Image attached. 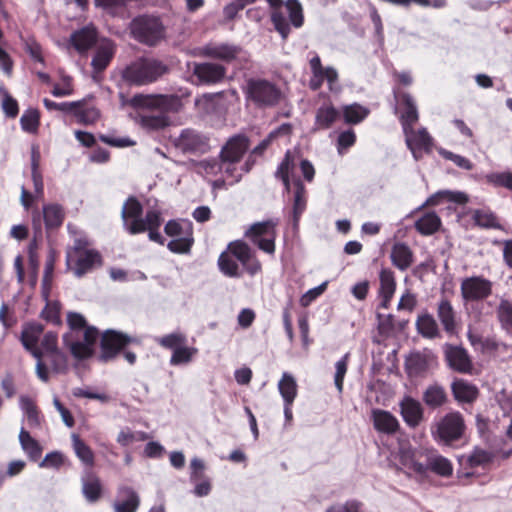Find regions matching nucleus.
I'll list each match as a JSON object with an SVG mask.
<instances>
[{
	"label": "nucleus",
	"instance_id": "obj_1",
	"mask_svg": "<svg viewBox=\"0 0 512 512\" xmlns=\"http://www.w3.org/2000/svg\"><path fill=\"white\" fill-rule=\"evenodd\" d=\"M67 323L71 333L63 336L64 345L77 360L91 358L94 355V346L99 337L98 329L88 325L84 316L76 312L68 313Z\"/></svg>",
	"mask_w": 512,
	"mask_h": 512
},
{
	"label": "nucleus",
	"instance_id": "obj_2",
	"mask_svg": "<svg viewBox=\"0 0 512 512\" xmlns=\"http://www.w3.org/2000/svg\"><path fill=\"white\" fill-rule=\"evenodd\" d=\"M228 250L220 254L218 266L220 271L228 277L239 278L242 273L238 263L233 259L236 258L251 276L259 273L262 269L260 261L252 249L243 241H234L229 244Z\"/></svg>",
	"mask_w": 512,
	"mask_h": 512
},
{
	"label": "nucleus",
	"instance_id": "obj_3",
	"mask_svg": "<svg viewBox=\"0 0 512 512\" xmlns=\"http://www.w3.org/2000/svg\"><path fill=\"white\" fill-rule=\"evenodd\" d=\"M89 246L88 238L80 234L74 238L73 245L66 249L67 269L72 270L78 278L103 265L100 252Z\"/></svg>",
	"mask_w": 512,
	"mask_h": 512
},
{
	"label": "nucleus",
	"instance_id": "obj_4",
	"mask_svg": "<svg viewBox=\"0 0 512 512\" xmlns=\"http://www.w3.org/2000/svg\"><path fill=\"white\" fill-rule=\"evenodd\" d=\"M244 93L246 101L259 109L275 107L282 97V92L275 83L262 78L248 79Z\"/></svg>",
	"mask_w": 512,
	"mask_h": 512
},
{
	"label": "nucleus",
	"instance_id": "obj_5",
	"mask_svg": "<svg viewBox=\"0 0 512 512\" xmlns=\"http://www.w3.org/2000/svg\"><path fill=\"white\" fill-rule=\"evenodd\" d=\"M157 210H151L142 218L143 206L135 196H129L122 207L121 216L124 227L130 234H139L147 230V224L156 219Z\"/></svg>",
	"mask_w": 512,
	"mask_h": 512
},
{
	"label": "nucleus",
	"instance_id": "obj_6",
	"mask_svg": "<svg viewBox=\"0 0 512 512\" xmlns=\"http://www.w3.org/2000/svg\"><path fill=\"white\" fill-rule=\"evenodd\" d=\"M160 76V63L141 59L125 67L122 80L129 86H143L155 82Z\"/></svg>",
	"mask_w": 512,
	"mask_h": 512
},
{
	"label": "nucleus",
	"instance_id": "obj_7",
	"mask_svg": "<svg viewBox=\"0 0 512 512\" xmlns=\"http://www.w3.org/2000/svg\"><path fill=\"white\" fill-rule=\"evenodd\" d=\"M165 233L172 239L167 247L173 253H188L193 244V227L189 220H171L165 225Z\"/></svg>",
	"mask_w": 512,
	"mask_h": 512
},
{
	"label": "nucleus",
	"instance_id": "obj_8",
	"mask_svg": "<svg viewBox=\"0 0 512 512\" xmlns=\"http://www.w3.org/2000/svg\"><path fill=\"white\" fill-rule=\"evenodd\" d=\"M168 144L182 153L203 154L209 150V138L193 128H185L178 135H162Z\"/></svg>",
	"mask_w": 512,
	"mask_h": 512
},
{
	"label": "nucleus",
	"instance_id": "obj_9",
	"mask_svg": "<svg viewBox=\"0 0 512 512\" xmlns=\"http://www.w3.org/2000/svg\"><path fill=\"white\" fill-rule=\"evenodd\" d=\"M130 33L138 42L153 46L160 39V18L154 15H139L131 21Z\"/></svg>",
	"mask_w": 512,
	"mask_h": 512
},
{
	"label": "nucleus",
	"instance_id": "obj_10",
	"mask_svg": "<svg viewBox=\"0 0 512 512\" xmlns=\"http://www.w3.org/2000/svg\"><path fill=\"white\" fill-rule=\"evenodd\" d=\"M277 225L278 221L272 219L263 222H257L250 226L245 235L246 237L250 238L253 244H255L260 250L272 255L275 252Z\"/></svg>",
	"mask_w": 512,
	"mask_h": 512
},
{
	"label": "nucleus",
	"instance_id": "obj_11",
	"mask_svg": "<svg viewBox=\"0 0 512 512\" xmlns=\"http://www.w3.org/2000/svg\"><path fill=\"white\" fill-rule=\"evenodd\" d=\"M465 431V422L459 412H450L442 417L436 424L432 434L437 441L449 444L459 440Z\"/></svg>",
	"mask_w": 512,
	"mask_h": 512
},
{
	"label": "nucleus",
	"instance_id": "obj_12",
	"mask_svg": "<svg viewBox=\"0 0 512 512\" xmlns=\"http://www.w3.org/2000/svg\"><path fill=\"white\" fill-rule=\"evenodd\" d=\"M134 339L120 331L108 329L100 338V356L103 362L114 360Z\"/></svg>",
	"mask_w": 512,
	"mask_h": 512
},
{
	"label": "nucleus",
	"instance_id": "obj_13",
	"mask_svg": "<svg viewBox=\"0 0 512 512\" xmlns=\"http://www.w3.org/2000/svg\"><path fill=\"white\" fill-rule=\"evenodd\" d=\"M493 283L483 276L466 277L461 281L460 292L464 305L483 301L492 294Z\"/></svg>",
	"mask_w": 512,
	"mask_h": 512
},
{
	"label": "nucleus",
	"instance_id": "obj_14",
	"mask_svg": "<svg viewBox=\"0 0 512 512\" xmlns=\"http://www.w3.org/2000/svg\"><path fill=\"white\" fill-rule=\"evenodd\" d=\"M444 355L445 359L448 363V366L463 374H471L473 370L472 360L467 352L462 346L445 344L444 345Z\"/></svg>",
	"mask_w": 512,
	"mask_h": 512
},
{
	"label": "nucleus",
	"instance_id": "obj_15",
	"mask_svg": "<svg viewBox=\"0 0 512 512\" xmlns=\"http://www.w3.org/2000/svg\"><path fill=\"white\" fill-rule=\"evenodd\" d=\"M249 148L248 138L244 135L231 137L222 147L220 159L222 162H239Z\"/></svg>",
	"mask_w": 512,
	"mask_h": 512
},
{
	"label": "nucleus",
	"instance_id": "obj_16",
	"mask_svg": "<svg viewBox=\"0 0 512 512\" xmlns=\"http://www.w3.org/2000/svg\"><path fill=\"white\" fill-rule=\"evenodd\" d=\"M403 132L406 137V144L416 160L419 159L421 151H431L433 140L425 128L415 131L412 127L410 130Z\"/></svg>",
	"mask_w": 512,
	"mask_h": 512
},
{
	"label": "nucleus",
	"instance_id": "obj_17",
	"mask_svg": "<svg viewBox=\"0 0 512 512\" xmlns=\"http://www.w3.org/2000/svg\"><path fill=\"white\" fill-rule=\"evenodd\" d=\"M44 327L37 322L26 323L21 332V343L34 358L43 356L42 350L38 347V341L43 333Z\"/></svg>",
	"mask_w": 512,
	"mask_h": 512
},
{
	"label": "nucleus",
	"instance_id": "obj_18",
	"mask_svg": "<svg viewBox=\"0 0 512 512\" xmlns=\"http://www.w3.org/2000/svg\"><path fill=\"white\" fill-rule=\"evenodd\" d=\"M70 44L80 54L93 48L98 41V32L92 25L74 31L70 36Z\"/></svg>",
	"mask_w": 512,
	"mask_h": 512
},
{
	"label": "nucleus",
	"instance_id": "obj_19",
	"mask_svg": "<svg viewBox=\"0 0 512 512\" xmlns=\"http://www.w3.org/2000/svg\"><path fill=\"white\" fill-rule=\"evenodd\" d=\"M140 505L138 493L130 486L122 485L117 490L114 512H137Z\"/></svg>",
	"mask_w": 512,
	"mask_h": 512
},
{
	"label": "nucleus",
	"instance_id": "obj_20",
	"mask_svg": "<svg viewBox=\"0 0 512 512\" xmlns=\"http://www.w3.org/2000/svg\"><path fill=\"white\" fill-rule=\"evenodd\" d=\"M116 53V45L112 40L101 41L92 58L91 66L95 72H103L111 63Z\"/></svg>",
	"mask_w": 512,
	"mask_h": 512
},
{
	"label": "nucleus",
	"instance_id": "obj_21",
	"mask_svg": "<svg viewBox=\"0 0 512 512\" xmlns=\"http://www.w3.org/2000/svg\"><path fill=\"white\" fill-rule=\"evenodd\" d=\"M371 419L375 430L380 433L392 435L400 428L398 419L386 410L373 409L371 412Z\"/></svg>",
	"mask_w": 512,
	"mask_h": 512
},
{
	"label": "nucleus",
	"instance_id": "obj_22",
	"mask_svg": "<svg viewBox=\"0 0 512 512\" xmlns=\"http://www.w3.org/2000/svg\"><path fill=\"white\" fill-rule=\"evenodd\" d=\"M42 214L47 233L58 230L63 225L66 217L64 207L58 203L44 204Z\"/></svg>",
	"mask_w": 512,
	"mask_h": 512
},
{
	"label": "nucleus",
	"instance_id": "obj_23",
	"mask_svg": "<svg viewBox=\"0 0 512 512\" xmlns=\"http://www.w3.org/2000/svg\"><path fill=\"white\" fill-rule=\"evenodd\" d=\"M401 415L405 423L411 427H417L423 419V408L419 401L405 397L400 402Z\"/></svg>",
	"mask_w": 512,
	"mask_h": 512
},
{
	"label": "nucleus",
	"instance_id": "obj_24",
	"mask_svg": "<svg viewBox=\"0 0 512 512\" xmlns=\"http://www.w3.org/2000/svg\"><path fill=\"white\" fill-rule=\"evenodd\" d=\"M74 103L77 105L71 114L76 118L77 123L88 126L99 120L101 113L96 106L89 104L85 99L74 101Z\"/></svg>",
	"mask_w": 512,
	"mask_h": 512
},
{
	"label": "nucleus",
	"instance_id": "obj_25",
	"mask_svg": "<svg viewBox=\"0 0 512 512\" xmlns=\"http://www.w3.org/2000/svg\"><path fill=\"white\" fill-rule=\"evenodd\" d=\"M239 52V47L229 44H207L200 50L202 56L227 62L235 59Z\"/></svg>",
	"mask_w": 512,
	"mask_h": 512
},
{
	"label": "nucleus",
	"instance_id": "obj_26",
	"mask_svg": "<svg viewBox=\"0 0 512 512\" xmlns=\"http://www.w3.org/2000/svg\"><path fill=\"white\" fill-rule=\"evenodd\" d=\"M194 74L201 82L217 83L225 77L226 69L216 63H201L195 65Z\"/></svg>",
	"mask_w": 512,
	"mask_h": 512
},
{
	"label": "nucleus",
	"instance_id": "obj_27",
	"mask_svg": "<svg viewBox=\"0 0 512 512\" xmlns=\"http://www.w3.org/2000/svg\"><path fill=\"white\" fill-rule=\"evenodd\" d=\"M437 317L443 329L448 334H453L457 328V314L452 303L447 298H442L437 305Z\"/></svg>",
	"mask_w": 512,
	"mask_h": 512
},
{
	"label": "nucleus",
	"instance_id": "obj_28",
	"mask_svg": "<svg viewBox=\"0 0 512 512\" xmlns=\"http://www.w3.org/2000/svg\"><path fill=\"white\" fill-rule=\"evenodd\" d=\"M401 102L404 106V110L401 113L400 121L402 124L403 131L410 130L418 121L419 115L416 104L412 96L408 93H403L401 96Z\"/></svg>",
	"mask_w": 512,
	"mask_h": 512
},
{
	"label": "nucleus",
	"instance_id": "obj_29",
	"mask_svg": "<svg viewBox=\"0 0 512 512\" xmlns=\"http://www.w3.org/2000/svg\"><path fill=\"white\" fill-rule=\"evenodd\" d=\"M270 7L273 9L271 13V21L275 30L281 35L283 40L287 39L291 29L288 21L281 11L284 4L283 0H266Z\"/></svg>",
	"mask_w": 512,
	"mask_h": 512
},
{
	"label": "nucleus",
	"instance_id": "obj_30",
	"mask_svg": "<svg viewBox=\"0 0 512 512\" xmlns=\"http://www.w3.org/2000/svg\"><path fill=\"white\" fill-rule=\"evenodd\" d=\"M391 261L401 271L408 269L413 263V253L404 243H395L391 250Z\"/></svg>",
	"mask_w": 512,
	"mask_h": 512
},
{
	"label": "nucleus",
	"instance_id": "obj_31",
	"mask_svg": "<svg viewBox=\"0 0 512 512\" xmlns=\"http://www.w3.org/2000/svg\"><path fill=\"white\" fill-rule=\"evenodd\" d=\"M102 483L98 476L93 473L82 479V493L90 503H95L102 497Z\"/></svg>",
	"mask_w": 512,
	"mask_h": 512
},
{
	"label": "nucleus",
	"instance_id": "obj_32",
	"mask_svg": "<svg viewBox=\"0 0 512 512\" xmlns=\"http://www.w3.org/2000/svg\"><path fill=\"white\" fill-rule=\"evenodd\" d=\"M295 192L293 199V208H292V216H293V225L294 227L298 226L301 215L306 209L307 198H306V189L300 179L294 181Z\"/></svg>",
	"mask_w": 512,
	"mask_h": 512
},
{
	"label": "nucleus",
	"instance_id": "obj_33",
	"mask_svg": "<svg viewBox=\"0 0 512 512\" xmlns=\"http://www.w3.org/2000/svg\"><path fill=\"white\" fill-rule=\"evenodd\" d=\"M57 259L58 252L55 249H50L46 257L44 275L42 279V295L45 299L49 298L51 292L54 269Z\"/></svg>",
	"mask_w": 512,
	"mask_h": 512
},
{
	"label": "nucleus",
	"instance_id": "obj_34",
	"mask_svg": "<svg viewBox=\"0 0 512 512\" xmlns=\"http://www.w3.org/2000/svg\"><path fill=\"white\" fill-rule=\"evenodd\" d=\"M452 392L456 400L466 403L473 402L478 396L477 387L463 379L452 383Z\"/></svg>",
	"mask_w": 512,
	"mask_h": 512
},
{
	"label": "nucleus",
	"instance_id": "obj_35",
	"mask_svg": "<svg viewBox=\"0 0 512 512\" xmlns=\"http://www.w3.org/2000/svg\"><path fill=\"white\" fill-rule=\"evenodd\" d=\"M424 465L427 467V471L430 470L442 477H448L453 472L451 462L437 453H430L427 456V463Z\"/></svg>",
	"mask_w": 512,
	"mask_h": 512
},
{
	"label": "nucleus",
	"instance_id": "obj_36",
	"mask_svg": "<svg viewBox=\"0 0 512 512\" xmlns=\"http://www.w3.org/2000/svg\"><path fill=\"white\" fill-rule=\"evenodd\" d=\"M72 446L76 456L79 460L88 467H93L95 464V455L93 450L88 446L83 439L77 434H72Z\"/></svg>",
	"mask_w": 512,
	"mask_h": 512
},
{
	"label": "nucleus",
	"instance_id": "obj_37",
	"mask_svg": "<svg viewBox=\"0 0 512 512\" xmlns=\"http://www.w3.org/2000/svg\"><path fill=\"white\" fill-rule=\"evenodd\" d=\"M441 225L439 216L434 212L425 213L415 222L416 230L425 236L432 235L438 231Z\"/></svg>",
	"mask_w": 512,
	"mask_h": 512
},
{
	"label": "nucleus",
	"instance_id": "obj_38",
	"mask_svg": "<svg viewBox=\"0 0 512 512\" xmlns=\"http://www.w3.org/2000/svg\"><path fill=\"white\" fill-rule=\"evenodd\" d=\"M19 441L22 446V449L26 452L29 458L33 461H37L42 454V447L35 440L28 431L25 429H21L19 433Z\"/></svg>",
	"mask_w": 512,
	"mask_h": 512
},
{
	"label": "nucleus",
	"instance_id": "obj_39",
	"mask_svg": "<svg viewBox=\"0 0 512 512\" xmlns=\"http://www.w3.org/2000/svg\"><path fill=\"white\" fill-rule=\"evenodd\" d=\"M495 457V454L484 450L482 448L476 447L465 459L462 461H465V465L469 466L470 468L475 467H483L485 468L487 465H489Z\"/></svg>",
	"mask_w": 512,
	"mask_h": 512
},
{
	"label": "nucleus",
	"instance_id": "obj_40",
	"mask_svg": "<svg viewBox=\"0 0 512 512\" xmlns=\"http://www.w3.org/2000/svg\"><path fill=\"white\" fill-rule=\"evenodd\" d=\"M40 111L36 108H28L20 118L21 129L29 134H37L40 127Z\"/></svg>",
	"mask_w": 512,
	"mask_h": 512
},
{
	"label": "nucleus",
	"instance_id": "obj_41",
	"mask_svg": "<svg viewBox=\"0 0 512 512\" xmlns=\"http://www.w3.org/2000/svg\"><path fill=\"white\" fill-rule=\"evenodd\" d=\"M342 114L345 123L358 124L368 116L369 109L358 103H353L343 106Z\"/></svg>",
	"mask_w": 512,
	"mask_h": 512
},
{
	"label": "nucleus",
	"instance_id": "obj_42",
	"mask_svg": "<svg viewBox=\"0 0 512 512\" xmlns=\"http://www.w3.org/2000/svg\"><path fill=\"white\" fill-rule=\"evenodd\" d=\"M278 389L284 403L292 404L297 395V384L292 375L285 372L278 383Z\"/></svg>",
	"mask_w": 512,
	"mask_h": 512
},
{
	"label": "nucleus",
	"instance_id": "obj_43",
	"mask_svg": "<svg viewBox=\"0 0 512 512\" xmlns=\"http://www.w3.org/2000/svg\"><path fill=\"white\" fill-rule=\"evenodd\" d=\"M183 107L182 100L177 95H162V128L172 122L165 115L166 113H177Z\"/></svg>",
	"mask_w": 512,
	"mask_h": 512
},
{
	"label": "nucleus",
	"instance_id": "obj_44",
	"mask_svg": "<svg viewBox=\"0 0 512 512\" xmlns=\"http://www.w3.org/2000/svg\"><path fill=\"white\" fill-rule=\"evenodd\" d=\"M423 401L431 408L439 407L446 402L445 390L439 385H431L425 390Z\"/></svg>",
	"mask_w": 512,
	"mask_h": 512
},
{
	"label": "nucleus",
	"instance_id": "obj_45",
	"mask_svg": "<svg viewBox=\"0 0 512 512\" xmlns=\"http://www.w3.org/2000/svg\"><path fill=\"white\" fill-rule=\"evenodd\" d=\"M339 115V111L333 106H322L316 113V125L320 129H328Z\"/></svg>",
	"mask_w": 512,
	"mask_h": 512
},
{
	"label": "nucleus",
	"instance_id": "obj_46",
	"mask_svg": "<svg viewBox=\"0 0 512 512\" xmlns=\"http://www.w3.org/2000/svg\"><path fill=\"white\" fill-rule=\"evenodd\" d=\"M418 332L426 338H434L439 334L438 325L430 314L419 316L416 322Z\"/></svg>",
	"mask_w": 512,
	"mask_h": 512
},
{
	"label": "nucleus",
	"instance_id": "obj_47",
	"mask_svg": "<svg viewBox=\"0 0 512 512\" xmlns=\"http://www.w3.org/2000/svg\"><path fill=\"white\" fill-rule=\"evenodd\" d=\"M129 105L135 109H158L160 108V95L136 94L130 99Z\"/></svg>",
	"mask_w": 512,
	"mask_h": 512
},
{
	"label": "nucleus",
	"instance_id": "obj_48",
	"mask_svg": "<svg viewBox=\"0 0 512 512\" xmlns=\"http://www.w3.org/2000/svg\"><path fill=\"white\" fill-rule=\"evenodd\" d=\"M294 166H295V164H294L292 155H291L290 151H287L284 159L279 164V166L275 172V177L280 179L283 182V185H284L286 191L290 190L289 175H290V172L293 170Z\"/></svg>",
	"mask_w": 512,
	"mask_h": 512
},
{
	"label": "nucleus",
	"instance_id": "obj_49",
	"mask_svg": "<svg viewBox=\"0 0 512 512\" xmlns=\"http://www.w3.org/2000/svg\"><path fill=\"white\" fill-rule=\"evenodd\" d=\"M406 368L409 374L419 375L428 368V359L426 355L415 352L411 353L406 359Z\"/></svg>",
	"mask_w": 512,
	"mask_h": 512
},
{
	"label": "nucleus",
	"instance_id": "obj_50",
	"mask_svg": "<svg viewBox=\"0 0 512 512\" xmlns=\"http://www.w3.org/2000/svg\"><path fill=\"white\" fill-rule=\"evenodd\" d=\"M197 352L196 348L183 345L172 351L170 364L173 366L186 365L192 361Z\"/></svg>",
	"mask_w": 512,
	"mask_h": 512
},
{
	"label": "nucleus",
	"instance_id": "obj_51",
	"mask_svg": "<svg viewBox=\"0 0 512 512\" xmlns=\"http://www.w3.org/2000/svg\"><path fill=\"white\" fill-rule=\"evenodd\" d=\"M496 315L503 329H512V301L508 299H501L496 308Z\"/></svg>",
	"mask_w": 512,
	"mask_h": 512
},
{
	"label": "nucleus",
	"instance_id": "obj_52",
	"mask_svg": "<svg viewBox=\"0 0 512 512\" xmlns=\"http://www.w3.org/2000/svg\"><path fill=\"white\" fill-rule=\"evenodd\" d=\"M473 219L479 227L501 229L502 226L496 215L490 211L476 210Z\"/></svg>",
	"mask_w": 512,
	"mask_h": 512
},
{
	"label": "nucleus",
	"instance_id": "obj_53",
	"mask_svg": "<svg viewBox=\"0 0 512 512\" xmlns=\"http://www.w3.org/2000/svg\"><path fill=\"white\" fill-rule=\"evenodd\" d=\"M21 408L24 410L27 421L30 426H39L40 425V415L38 411V407L35 402L26 396H22L20 399Z\"/></svg>",
	"mask_w": 512,
	"mask_h": 512
},
{
	"label": "nucleus",
	"instance_id": "obj_54",
	"mask_svg": "<svg viewBox=\"0 0 512 512\" xmlns=\"http://www.w3.org/2000/svg\"><path fill=\"white\" fill-rule=\"evenodd\" d=\"M400 461L404 467L416 474L424 475L427 473V467L424 464L417 462L410 450L401 451Z\"/></svg>",
	"mask_w": 512,
	"mask_h": 512
},
{
	"label": "nucleus",
	"instance_id": "obj_55",
	"mask_svg": "<svg viewBox=\"0 0 512 512\" xmlns=\"http://www.w3.org/2000/svg\"><path fill=\"white\" fill-rule=\"evenodd\" d=\"M285 6L289 13V19L292 25L296 28L301 27L304 22V17L300 2L298 0H287L285 2Z\"/></svg>",
	"mask_w": 512,
	"mask_h": 512
},
{
	"label": "nucleus",
	"instance_id": "obj_56",
	"mask_svg": "<svg viewBox=\"0 0 512 512\" xmlns=\"http://www.w3.org/2000/svg\"><path fill=\"white\" fill-rule=\"evenodd\" d=\"M380 294L393 296L396 288L394 273L390 269H382L380 271Z\"/></svg>",
	"mask_w": 512,
	"mask_h": 512
},
{
	"label": "nucleus",
	"instance_id": "obj_57",
	"mask_svg": "<svg viewBox=\"0 0 512 512\" xmlns=\"http://www.w3.org/2000/svg\"><path fill=\"white\" fill-rule=\"evenodd\" d=\"M50 362L53 372L66 373L68 370V358L60 349L45 355Z\"/></svg>",
	"mask_w": 512,
	"mask_h": 512
},
{
	"label": "nucleus",
	"instance_id": "obj_58",
	"mask_svg": "<svg viewBox=\"0 0 512 512\" xmlns=\"http://www.w3.org/2000/svg\"><path fill=\"white\" fill-rule=\"evenodd\" d=\"M488 183L496 187H505L512 191V173L510 172H495L486 175Z\"/></svg>",
	"mask_w": 512,
	"mask_h": 512
},
{
	"label": "nucleus",
	"instance_id": "obj_59",
	"mask_svg": "<svg viewBox=\"0 0 512 512\" xmlns=\"http://www.w3.org/2000/svg\"><path fill=\"white\" fill-rule=\"evenodd\" d=\"M349 354H345L339 361L336 362L334 383L339 393L343 390V381L347 372Z\"/></svg>",
	"mask_w": 512,
	"mask_h": 512
},
{
	"label": "nucleus",
	"instance_id": "obj_60",
	"mask_svg": "<svg viewBox=\"0 0 512 512\" xmlns=\"http://www.w3.org/2000/svg\"><path fill=\"white\" fill-rule=\"evenodd\" d=\"M439 154L446 160L452 161L459 168H462L465 170L473 169V164L471 163V161L464 156L455 154V153L445 150V149H440Z\"/></svg>",
	"mask_w": 512,
	"mask_h": 512
},
{
	"label": "nucleus",
	"instance_id": "obj_61",
	"mask_svg": "<svg viewBox=\"0 0 512 512\" xmlns=\"http://www.w3.org/2000/svg\"><path fill=\"white\" fill-rule=\"evenodd\" d=\"M146 436L144 433L133 432L130 429L121 430L117 436V442L121 446H129L135 441H143Z\"/></svg>",
	"mask_w": 512,
	"mask_h": 512
},
{
	"label": "nucleus",
	"instance_id": "obj_62",
	"mask_svg": "<svg viewBox=\"0 0 512 512\" xmlns=\"http://www.w3.org/2000/svg\"><path fill=\"white\" fill-rule=\"evenodd\" d=\"M355 141L356 135L352 129L341 132L337 139L338 152L342 154L344 150L352 147L355 144Z\"/></svg>",
	"mask_w": 512,
	"mask_h": 512
},
{
	"label": "nucleus",
	"instance_id": "obj_63",
	"mask_svg": "<svg viewBox=\"0 0 512 512\" xmlns=\"http://www.w3.org/2000/svg\"><path fill=\"white\" fill-rule=\"evenodd\" d=\"M40 349L43 352V357L49 353L59 350L57 334L54 332H47L43 336Z\"/></svg>",
	"mask_w": 512,
	"mask_h": 512
},
{
	"label": "nucleus",
	"instance_id": "obj_64",
	"mask_svg": "<svg viewBox=\"0 0 512 512\" xmlns=\"http://www.w3.org/2000/svg\"><path fill=\"white\" fill-rule=\"evenodd\" d=\"M187 338L181 333H172L162 338V346L170 349L171 351L186 345Z\"/></svg>",
	"mask_w": 512,
	"mask_h": 512
}]
</instances>
